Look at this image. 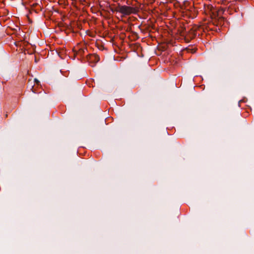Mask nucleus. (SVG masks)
Listing matches in <instances>:
<instances>
[{
  "mask_svg": "<svg viewBox=\"0 0 254 254\" xmlns=\"http://www.w3.org/2000/svg\"><path fill=\"white\" fill-rule=\"evenodd\" d=\"M118 10L119 12L125 15H128L131 13H136V10L134 7L127 5H121L120 4Z\"/></svg>",
  "mask_w": 254,
  "mask_h": 254,
  "instance_id": "f257e3e1",
  "label": "nucleus"
},
{
  "mask_svg": "<svg viewBox=\"0 0 254 254\" xmlns=\"http://www.w3.org/2000/svg\"><path fill=\"white\" fill-rule=\"evenodd\" d=\"M89 60L91 62L97 63L100 60V58L97 55H89Z\"/></svg>",
  "mask_w": 254,
  "mask_h": 254,
  "instance_id": "f03ea898",
  "label": "nucleus"
},
{
  "mask_svg": "<svg viewBox=\"0 0 254 254\" xmlns=\"http://www.w3.org/2000/svg\"><path fill=\"white\" fill-rule=\"evenodd\" d=\"M119 8V5L117 7L114 8L115 11L119 12V11L118 10Z\"/></svg>",
  "mask_w": 254,
  "mask_h": 254,
  "instance_id": "7ed1b4c3",
  "label": "nucleus"
},
{
  "mask_svg": "<svg viewBox=\"0 0 254 254\" xmlns=\"http://www.w3.org/2000/svg\"><path fill=\"white\" fill-rule=\"evenodd\" d=\"M34 81L37 84L39 82V80L36 78L34 79Z\"/></svg>",
  "mask_w": 254,
  "mask_h": 254,
  "instance_id": "20e7f679",
  "label": "nucleus"
},
{
  "mask_svg": "<svg viewBox=\"0 0 254 254\" xmlns=\"http://www.w3.org/2000/svg\"><path fill=\"white\" fill-rule=\"evenodd\" d=\"M111 10L113 12H115V10H114V8H111Z\"/></svg>",
  "mask_w": 254,
  "mask_h": 254,
  "instance_id": "39448f33",
  "label": "nucleus"
},
{
  "mask_svg": "<svg viewBox=\"0 0 254 254\" xmlns=\"http://www.w3.org/2000/svg\"><path fill=\"white\" fill-rule=\"evenodd\" d=\"M81 51H82V52H84V50H80Z\"/></svg>",
  "mask_w": 254,
  "mask_h": 254,
  "instance_id": "423d86ee",
  "label": "nucleus"
},
{
  "mask_svg": "<svg viewBox=\"0 0 254 254\" xmlns=\"http://www.w3.org/2000/svg\"><path fill=\"white\" fill-rule=\"evenodd\" d=\"M35 61L36 62H37L36 61H37V59H35Z\"/></svg>",
  "mask_w": 254,
  "mask_h": 254,
  "instance_id": "0eeeda50",
  "label": "nucleus"
},
{
  "mask_svg": "<svg viewBox=\"0 0 254 254\" xmlns=\"http://www.w3.org/2000/svg\"><path fill=\"white\" fill-rule=\"evenodd\" d=\"M35 61L36 62H37L36 61H37V59H35Z\"/></svg>",
  "mask_w": 254,
  "mask_h": 254,
  "instance_id": "6e6552de",
  "label": "nucleus"
}]
</instances>
